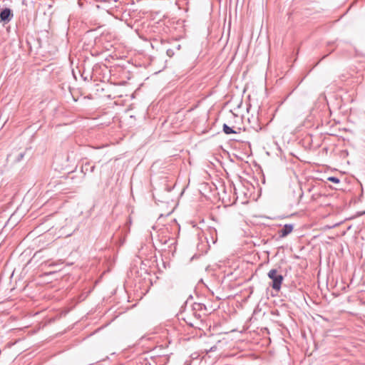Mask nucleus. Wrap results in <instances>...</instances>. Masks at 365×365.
I'll return each mask as SVG.
<instances>
[{"instance_id": "nucleus-9", "label": "nucleus", "mask_w": 365, "mask_h": 365, "mask_svg": "<svg viewBox=\"0 0 365 365\" xmlns=\"http://www.w3.org/2000/svg\"><path fill=\"white\" fill-rule=\"evenodd\" d=\"M328 180L334 183H339L340 182L339 179L336 177H329L328 178Z\"/></svg>"}, {"instance_id": "nucleus-15", "label": "nucleus", "mask_w": 365, "mask_h": 365, "mask_svg": "<svg viewBox=\"0 0 365 365\" xmlns=\"http://www.w3.org/2000/svg\"><path fill=\"white\" fill-rule=\"evenodd\" d=\"M211 232H216V230L215 229H212L210 230Z\"/></svg>"}, {"instance_id": "nucleus-10", "label": "nucleus", "mask_w": 365, "mask_h": 365, "mask_svg": "<svg viewBox=\"0 0 365 365\" xmlns=\"http://www.w3.org/2000/svg\"><path fill=\"white\" fill-rule=\"evenodd\" d=\"M89 167H90V163H86L83 165L82 169L86 170V172H87L89 170Z\"/></svg>"}, {"instance_id": "nucleus-12", "label": "nucleus", "mask_w": 365, "mask_h": 365, "mask_svg": "<svg viewBox=\"0 0 365 365\" xmlns=\"http://www.w3.org/2000/svg\"><path fill=\"white\" fill-rule=\"evenodd\" d=\"M216 349H217V346H213L210 347V349L209 350H207V352L215 351Z\"/></svg>"}, {"instance_id": "nucleus-7", "label": "nucleus", "mask_w": 365, "mask_h": 365, "mask_svg": "<svg viewBox=\"0 0 365 365\" xmlns=\"http://www.w3.org/2000/svg\"><path fill=\"white\" fill-rule=\"evenodd\" d=\"M223 131L225 134H232V133H237V132L233 130L231 127L228 126L227 124L223 125Z\"/></svg>"}, {"instance_id": "nucleus-1", "label": "nucleus", "mask_w": 365, "mask_h": 365, "mask_svg": "<svg viewBox=\"0 0 365 365\" xmlns=\"http://www.w3.org/2000/svg\"><path fill=\"white\" fill-rule=\"evenodd\" d=\"M267 276L269 279H272V284L270 286L272 287V289L277 292L279 291L284 279L283 276L281 274H279L276 269H270L267 274Z\"/></svg>"}, {"instance_id": "nucleus-4", "label": "nucleus", "mask_w": 365, "mask_h": 365, "mask_svg": "<svg viewBox=\"0 0 365 365\" xmlns=\"http://www.w3.org/2000/svg\"><path fill=\"white\" fill-rule=\"evenodd\" d=\"M294 229V226L292 224H286L283 226V227L278 231V234L279 237L284 238L289 235Z\"/></svg>"}, {"instance_id": "nucleus-5", "label": "nucleus", "mask_w": 365, "mask_h": 365, "mask_svg": "<svg viewBox=\"0 0 365 365\" xmlns=\"http://www.w3.org/2000/svg\"><path fill=\"white\" fill-rule=\"evenodd\" d=\"M183 319L185 321V322L190 327H195L197 323L195 321L194 318H191L190 315H187Z\"/></svg>"}, {"instance_id": "nucleus-13", "label": "nucleus", "mask_w": 365, "mask_h": 365, "mask_svg": "<svg viewBox=\"0 0 365 365\" xmlns=\"http://www.w3.org/2000/svg\"><path fill=\"white\" fill-rule=\"evenodd\" d=\"M24 157V153H21L19 154L18 158H17V160L18 161H20L21 160H22Z\"/></svg>"}, {"instance_id": "nucleus-6", "label": "nucleus", "mask_w": 365, "mask_h": 365, "mask_svg": "<svg viewBox=\"0 0 365 365\" xmlns=\"http://www.w3.org/2000/svg\"><path fill=\"white\" fill-rule=\"evenodd\" d=\"M202 309H206L205 305L200 303H194L192 305V311H202Z\"/></svg>"}, {"instance_id": "nucleus-14", "label": "nucleus", "mask_w": 365, "mask_h": 365, "mask_svg": "<svg viewBox=\"0 0 365 365\" xmlns=\"http://www.w3.org/2000/svg\"><path fill=\"white\" fill-rule=\"evenodd\" d=\"M94 170H95V165H91L90 164L89 171H90L91 173H93V172L94 171Z\"/></svg>"}, {"instance_id": "nucleus-3", "label": "nucleus", "mask_w": 365, "mask_h": 365, "mask_svg": "<svg viewBox=\"0 0 365 365\" xmlns=\"http://www.w3.org/2000/svg\"><path fill=\"white\" fill-rule=\"evenodd\" d=\"M13 16L12 11L9 8H5L0 13V21L9 22L12 19Z\"/></svg>"}, {"instance_id": "nucleus-8", "label": "nucleus", "mask_w": 365, "mask_h": 365, "mask_svg": "<svg viewBox=\"0 0 365 365\" xmlns=\"http://www.w3.org/2000/svg\"><path fill=\"white\" fill-rule=\"evenodd\" d=\"M192 314H193V316H194L195 321L197 324V322H198L199 319H200L201 316L196 311H192Z\"/></svg>"}, {"instance_id": "nucleus-2", "label": "nucleus", "mask_w": 365, "mask_h": 365, "mask_svg": "<svg viewBox=\"0 0 365 365\" xmlns=\"http://www.w3.org/2000/svg\"><path fill=\"white\" fill-rule=\"evenodd\" d=\"M169 232L168 228H163L160 230L157 236L156 240L160 245H167L170 247V245H173L175 243V240L173 237H169Z\"/></svg>"}, {"instance_id": "nucleus-11", "label": "nucleus", "mask_w": 365, "mask_h": 365, "mask_svg": "<svg viewBox=\"0 0 365 365\" xmlns=\"http://www.w3.org/2000/svg\"><path fill=\"white\" fill-rule=\"evenodd\" d=\"M166 53L168 56L171 57L174 55V52L172 49L169 48L167 50Z\"/></svg>"}]
</instances>
